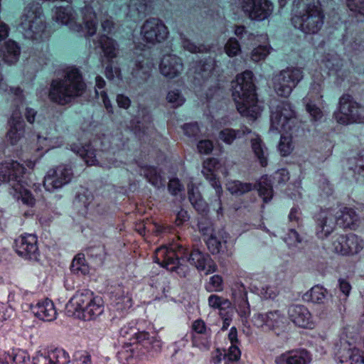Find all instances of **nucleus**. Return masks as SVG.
Returning a JSON list of instances; mask_svg holds the SVG:
<instances>
[{
    "label": "nucleus",
    "instance_id": "48",
    "mask_svg": "<svg viewBox=\"0 0 364 364\" xmlns=\"http://www.w3.org/2000/svg\"><path fill=\"white\" fill-rule=\"evenodd\" d=\"M225 53L229 57L237 55L241 52V46L238 41L231 37L228 39L224 47Z\"/></svg>",
    "mask_w": 364,
    "mask_h": 364
},
{
    "label": "nucleus",
    "instance_id": "60",
    "mask_svg": "<svg viewBox=\"0 0 364 364\" xmlns=\"http://www.w3.org/2000/svg\"><path fill=\"white\" fill-rule=\"evenodd\" d=\"M74 364H92L91 355L87 352L78 353Z\"/></svg>",
    "mask_w": 364,
    "mask_h": 364
},
{
    "label": "nucleus",
    "instance_id": "27",
    "mask_svg": "<svg viewBox=\"0 0 364 364\" xmlns=\"http://www.w3.org/2000/svg\"><path fill=\"white\" fill-rule=\"evenodd\" d=\"M257 320L259 321V326H265L268 328L274 331L277 335L285 328L286 318L284 316L281 315L279 311L259 314Z\"/></svg>",
    "mask_w": 364,
    "mask_h": 364
},
{
    "label": "nucleus",
    "instance_id": "32",
    "mask_svg": "<svg viewBox=\"0 0 364 364\" xmlns=\"http://www.w3.org/2000/svg\"><path fill=\"white\" fill-rule=\"evenodd\" d=\"M69 354L63 349H56L47 355H40L36 364H68Z\"/></svg>",
    "mask_w": 364,
    "mask_h": 364
},
{
    "label": "nucleus",
    "instance_id": "37",
    "mask_svg": "<svg viewBox=\"0 0 364 364\" xmlns=\"http://www.w3.org/2000/svg\"><path fill=\"white\" fill-rule=\"evenodd\" d=\"M250 132V129L246 127L239 129L225 128L219 132V139L227 144H231L235 139H240Z\"/></svg>",
    "mask_w": 364,
    "mask_h": 364
},
{
    "label": "nucleus",
    "instance_id": "1",
    "mask_svg": "<svg viewBox=\"0 0 364 364\" xmlns=\"http://www.w3.org/2000/svg\"><path fill=\"white\" fill-rule=\"evenodd\" d=\"M100 44L104 56L108 60L105 67V76L108 80L117 79L123 80L124 77L121 68L115 65L113 59L117 58V43L113 38L107 35H102L100 38ZM149 50L144 44L135 46L133 50L126 54L125 60L131 73L127 77V82L134 83L138 86L146 84L151 77L153 63L149 58Z\"/></svg>",
    "mask_w": 364,
    "mask_h": 364
},
{
    "label": "nucleus",
    "instance_id": "20",
    "mask_svg": "<svg viewBox=\"0 0 364 364\" xmlns=\"http://www.w3.org/2000/svg\"><path fill=\"white\" fill-rule=\"evenodd\" d=\"M219 166V161L215 158H210L203 162L202 173L205 178L210 182L211 186L216 191L217 196L215 200V208L220 209L221 208V195L223 188L219 179L215 173V169Z\"/></svg>",
    "mask_w": 364,
    "mask_h": 364
},
{
    "label": "nucleus",
    "instance_id": "11",
    "mask_svg": "<svg viewBox=\"0 0 364 364\" xmlns=\"http://www.w3.org/2000/svg\"><path fill=\"white\" fill-rule=\"evenodd\" d=\"M1 65H0V92H7L15 97L16 100V107L9 119L10 129L7 133L6 137L11 145L16 144L23 136L25 132V122L22 117L19 109V104H22L24 101L23 90L20 87H9L4 82L3 75L1 73Z\"/></svg>",
    "mask_w": 364,
    "mask_h": 364
},
{
    "label": "nucleus",
    "instance_id": "53",
    "mask_svg": "<svg viewBox=\"0 0 364 364\" xmlns=\"http://www.w3.org/2000/svg\"><path fill=\"white\" fill-rule=\"evenodd\" d=\"M182 129L185 135L190 138L196 137L200 133V128L197 122L184 124Z\"/></svg>",
    "mask_w": 364,
    "mask_h": 364
},
{
    "label": "nucleus",
    "instance_id": "7",
    "mask_svg": "<svg viewBox=\"0 0 364 364\" xmlns=\"http://www.w3.org/2000/svg\"><path fill=\"white\" fill-rule=\"evenodd\" d=\"M85 87L80 70L72 68L63 79L52 80L48 96L52 102L65 105L70 102L74 97L81 95Z\"/></svg>",
    "mask_w": 364,
    "mask_h": 364
},
{
    "label": "nucleus",
    "instance_id": "54",
    "mask_svg": "<svg viewBox=\"0 0 364 364\" xmlns=\"http://www.w3.org/2000/svg\"><path fill=\"white\" fill-rule=\"evenodd\" d=\"M346 4L350 11L364 16V0H346Z\"/></svg>",
    "mask_w": 364,
    "mask_h": 364
},
{
    "label": "nucleus",
    "instance_id": "50",
    "mask_svg": "<svg viewBox=\"0 0 364 364\" xmlns=\"http://www.w3.org/2000/svg\"><path fill=\"white\" fill-rule=\"evenodd\" d=\"M166 100L171 104L173 107L181 106L185 102V98L181 95L179 90H171L166 95Z\"/></svg>",
    "mask_w": 364,
    "mask_h": 364
},
{
    "label": "nucleus",
    "instance_id": "35",
    "mask_svg": "<svg viewBox=\"0 0 364 364\" xmlns=\"http://www.w3.org/2000/svg\"><path fill=\"white\" fill-rule=\"evenodd\" d=\"M87 309L83 313L84 320H91L101 315L104 311V301L101 296H95L92 302L89 303Z\"/></svg>",
    "mask_w": 364,
    "mask_h": 364
},
{
    "label": "nucleus",
    "instance_id": "56",
    "mask_svg": "<svg viewBox=\"0 0 364 364\" xmlns=\"http://www.w3.org/2000/svg\"><path fill=\"white\" fill-rule=\"evenodd\" d=\"M197 148L200 154H209L213 149V144L209 139H203L198 141Z\"/></svg>",
    "mask_w": 364,
    "mask_h": 364
},
{
    "label": "nucleus",
    "instance_id": "19",
    "mask_svg": "<svg viewBox=\"0 0 364 364\" xmlns=\"http://www.w3.org/2000/svg\"><path fill=\"white\" fill-rule=\"evenodd\" d=\"M364 122V107L353 100L349 95H343V125Z\"/></svg>",
    "mask_w": 364,
    "mask_h": 364
},
{
    "label": "nucleus",
    "instance_id": "4",
    "mask_svg": "<svg viewBox=\"0 0 364 364\" xmlns=\"http://www.w3.org/2000/svg\"><path fill=\"white\" fill-rule=\"evenodd\" d=\"M253 77L250 70L237 75L232 85V97L241 115L255 120L260 116L262 108L259 105Z\"/></svg>",
    "mask_w": 364,
    "mask_h": 364
},
{
    "label": "nucleus",
    "instance_id": "64",
    "mask_svg": "<svg viewBox=\"0 0 364 364\" xmlns=\"http://www.w3.org/2000/svg\"><path fill=\"white\" fill-rule=\"evenodd\" d=\"M36 111L31 107H26L25 117L28 122L33 124L35 122Z\"/></svg>",
    "mask_w": 364,
    "mask_h": 364
},
{
    "label": "nucleus",
    "instance_id": "43",
    "mask_svg": "<svg viewBox=\"0 0 364 364\" xmlns=\"http://www.w3.org/2000/svg\"><path fill=\"white\" fill-rule=\"evenodd\" d=\"M105 80L101 76H97L95 77V94L97 97L100 95L106 109L109 112H112V105L106 91L102 90L100 92H98V90L105 87Z\"/></svg>",
    "mask_w": 364,
    "mask_h": 364
},
{
    "label": "nucleus",
    "instance_id": "30",
    "mask_svg": "<svg viewBox=\"0 0 364 364\" xmlns=\"http://www.w3.org/2000/svg\"><path fill=\"white\" fill-rule=\"evenodd\" d=\"M31 310L39 319L45 321H51L56 318L57 311L53 302L46 299L31 306Z\"/></svg>",
    "mask_w": 364,
    "mask_h": 364
},
{
    "label": "nucleus",
    "instance_id": "18",
    "mask_svg": "<svg viewBox=\"0 0 364 364\" xmlns=\"http://www.w3.org/2000/svg\"><path fill=\"white\" fill-rule=\"evenodd\" d=\"M72 178L73 171L70 167L59 166L47 173L44 177L43 186L46 191L52 192L68 183Z\"/></svg>",
    "mask_w": 364,
    "mask_h": 364
},
{
    "label": "nucleus",
    "instance_id": "25",
    "mask_svg": "<svg viewBox=\"0 0 364 364\" xmlns=\"http://www.w3.org/2000/svg\"><path fill=\"white\" fill-rule=\"evenodd\" d=\"M312 358L311 353L306 349H296L287 351L277 356L274 359L276 364H310Z\"/></svg>",
    "mask_w": 364,
    "mask_h": 364
},
{
    "label": "nucleus",
    "instance_id": "6",
    "mask_svg": "<svg viewBox=\"0 0 364 364\" xmlns=\"http://www.w3.org/2000/svg\"><path fill=\"white\" fill-rule=\"evenodd\" d=\"M291 24L306 34L316 33L324 22V14L319 0H294Z\"/></svg>",
    "mask_w": 364,
    "mask_h": 364
},
{
    "label": "nucleus",
    "instance_id": "3",
    "mask_svg": "<svg viewBox=\"0 0 364 364\" xmlns=\"http://www.w3.org/2000/svg\"><path fill=\"white\" fill-rule=\"evenodd\" d=\"M270 120L271 130L285 134L281 135L278 149L282 156H287L294 149L292 138L304 132L301 127V122L298 121L294 110L288 102H280L271 111Z\"/></svg>",
    "mask_w": 364,
    "mask_h": 364
},
{
    "label": "nucleus",
    "instance_id": "15",
    "mask_svg": "<svg viewBox=\"0 0 364 364\" xmlns=\"http://www.w3.org/2000/svg\"><path fill=\"white\" fill-rule=\"evenodd\" d=\"M168 33L167 26L158 18L147 19L141 28L143 39L152 44L164 41Z\"/></svg>",
    "mask_w": 364,
    "mask_h": 364
},
{
    "label": "nucleus",
    "instance_id": "36",
    "mask_svg": "<svg viewBox=\"0 0 364 364\" xmlns=\"http://www.w3.org/2000/svg\"><path fill=\"white\" fill-rule=\"evenodd\" d=\"M93 200L94 196L88 189H84L82 192L77 193L75 203L79 206L83 205V209L79 210L81 215H86L88 211H92L94 207Z\"/></svg>",
    "mask_w": 364,
    "mask_h": 364
},
{
    "label": "nucleus",
    "instance_id": "38",
    "mask_svg": "<svg viewBox=\"0 0 364 364\" xmlns=\"http://www.w3.org/2000/svg\"><path fill=\"white\" fill-rule=\"evenodd\" d=\"M188 340L186 336H184L170 345V348L173 351L171 358L178 364H183L186 362L185 358L187 353L183 350V349L188 344Z\"/></svg>",
    "mask_w": 364,
    "mask_h": 364
},
{
    "label": "nucleus",
    "instance_id": "24",
    "mask_svg": "<svg viewBox=\"0 0 364 364\" xmlns=\"http://www.w3.org/2000/svg\"><path fill=\"white\" fill-rule=\"evenodd\" d=\"M95 294L90 289H82L77 291L66 304V309L68 312L75 314L76 312L85 313L89 303L92 302Z\"/></svg>",
    "mask_w": 364,
    "mask_h": 364
},
{
    "label": "nucleus",
    "instance_id": "5",
    "mask_svg": "<svg viewBox=\"0 0 364 364\" xmlns=\"http://www.w3.org/2000/svg\"><path fill=\"white\" fill-rule=\"evenodd\" d=\"M29 175L31 173L17 161L9 160L0 164V181L7 183L23 204L33 207L36 199L28 189L32 184Z\"/></svg>",
    "mask_w": 364,
    "mask_h": 364
},
{
    "label": "nucleus",
    "instance_id": "16",
    "mask_svg": "<svg viewBox=\"0 0 364 364\" xmlns=\"http://www.w3.org/2000/svg\"><path fill=\"white\" fill-rule=\"evenodd\" d=\"M16 253L25 259L38 261L40 252L38 239L35 235L25 234L15 240Z\"/></svg>",
    "mask_w": 364,
    "mask_h": 364
},
{
    "label": "nucleus",
    "instance_id": "10",
    "mask_svg": "<svg viewBox=\"0 0 364 364\" xmlns=\"http://www.w3.org/2000/svg\"><path fill=\"white\" fill-rule=\"evenodd\" d=\"M187 255L188 249L181 245L172 244L156 250L155 262L169 271L176 272L181 277H185L188 267L183 262H188Z\"/></svg>",
    "mask_w": 364,
    "mask_h": 364
},
{
    "label": "nucleus",
    "instance_id": "42",
    "mask_svg": "<svg viewBox=\"0 0 364 364\" xmlns=\"http://www.w3.org/2000/svg\"><path fill=\"white\" fill-rule=\"evenodd\" d=\"M359 225V216L354 209L344 208L343 209V228L355 229Z\"/></svg>",
    "mask_w": 364,
    "mask_h": 364
},
{
    "label": "nucleus",
    "instance_id": "46",
    "mask_svg": "<svg viewBox=\"0 0 364 364\" xmlns=\"http://www.w3.org/2000/svg\"><path fill=\"white\" fill-rule=\"evenodd\" d=\"M306 110L311 117V120L315 123L321 122L323 114L320 107H318L313 101L310 100L306 105Z\"/></svg>",
    "mask_w": 364,
    "mask_h": 364
},
{
    "label": "nucleus",
    "instance_id": "31",
    "mask_svg": "<svg viewBox=\"0 0 364 364\" xmlns=\"http://www.w3.org/2000/svg\"><path fill=\"white\" fill-rule=\"evenodd\" d=\"M188 198L191 203L193 205L194 208L199 212L200 213H205L210 211L211 210L215 211L218 215L223 214V207L221 206L220 209L214 208V205L215 204V200L217 196L216 191L215 190V195L210 200V202L206 203L201 197L199 193L196 194L193 191V189L188 190Z\"/></svg>",
    "mask_w": 364,
    "mask_h": 364
},
{
    "label": "nucleus",
    "instance_id": "8",
    "mask_svg": "<svg viewBox=\"0 0 364 364\" xmlns=\"http://www.w3.org/2000/svg\"><path fill=\"white\" fill-rule=\"evenodd\" d=\"M289 179V173L287 168H280L269 177L264 175L256 183H244L240 181H234L228 184V190L231 193L242 195L253 189H257L259 197L264 203H267L273 198V185L284 184Z\"/></svg>",
    "mask_w": 364,
    "mask_h": 364
},
{
    "label": "nucleus",
    "instance_id": "9",
    "mask_svg": "<svg viewBox=\"0 0 364 364\" xmlns=\"http://www.w3.org/2000/svg\"><path fill=\"white\" fill-rule=\"evenodd\" d=\"M19 25L24 36L38 43L44 42L50 36V31L44 21L42 4L32 0L25 7Z\"/></svg>",
    "mask_w": 364,
    "mask_h": 364
},
{
    "label": "nucleus",
    "instance_id": "28",
    "mask_svg": "<svg viewBox=\"0 0 364 364\" xmlns=\"http://www.w3.org/2000/svg\"><path fill=\"white\" fill-rule=\"evenodd\" d=\"M92 4L93 2L87 4L81 9L83 22L88 36H92L97 32V20L96 11L103 12V9L101 6L97 7L96 5H92Z\"/></svg>",
    "mask_w": 364,
    "mask_h": 364
},
{
    "label": "nucleus",
    "instance_id": "26",
    "mask_svg": "<svg viewBox=\"0 0 364 364\" xmlns=\"http://www.w3.org/2000/svg\"><path fill=\"white\" fill-rule=\"evenodd\" d=\"M161 73L170 79L178 76L183 69L181 58L173 54L164 55L159 65Z\"/></svg>",
    "mask_w": 364,
    "mask_h": 364
},
{
    "label": "nucleus",
    "instance_id": "34",
    "mask_svg": "<svg viewBox=\"0 0 364 364\" xmlns=\"http://www.w3.org/2000/svg\"><path fill=\"white\" fill-rule=\"evenodd\" d=\"M363 247V242L355 234L350 233L346 236L343 244V255L358 253Z\"/></svg>",
    "mask_w": 364,
    "mask_h": 364
},
{
    "label": "nucleus",
    "instance_id": "17",
    "mask_svg": "<svg viewBox=\"0 0 364 364\" xmlns=\"http://www.w3.org/2000/svg\"><path fill=\"white\" fill-rule=\"evenodd\" d=\"M242 10L252 20L267 19L273 11V4L269 0H242Z\"/></svg>",
    "mask_w": 364,
    "mask_h": 364
},
{
    "label": "nucleus",
    "instance_id": "2",
    "mask_svg": "<svg viewBox=\"0 0 364 364\" xmlns=\"http://www.w3.org/2000/svg\"><path fill=\"white\" fill-rule=\"evenodd\" d=\"M183 48L192 53H202V58L197 60L193 67L195 80L200 87H205L208 81L218 82L223 72L221 68L228 61L221 48L218 45L207 46L204 44L196 45L188 40L183 42Z\"/></svg>",
    "mask_w": 364,
    "mask_h": 364
},
{
    "label": "nucleus",
    "instance_id": "59",
    "mask_svg": "<svg viewBox=\"0 0 364 364\" xmlns=\"http://www.w3.org/2000/svg\"><path fill=\"white\" fill-rule=\"evenodd\" d=\"M168 188L172 195L176 196L182 191L183 186L178 178H173L169 181Z\"/></svg>",
    "mask_w": 364,
    "mask_h": 364
},
{
    "label": "nucleus",
    "instance_id": "62",
    "mask_svg": "<svg viewBox=\"0 0 364 364\" xmlns=\"http://www.w3.org/2000/svg\"><path fill=\"white\" fill-rule=\"evenodd\" d=\"M117 102L120 108L125 109H128L131 105V100L129 97L123 94L117 95Z\"/></svg>",
    "mask_w": 364,
    "mask_h": 364
},
{
    "label": "nucleus",
    "instance_id": "41",
    "mask_svg": "<svg viewBox=\"0 0 364 364\" xmlns=\"http://www.w3.org/2000/svg\"><path fill=\"white\" fill-rule=\"evenodd\" d=\"M251 145L252 151L255 155V156L259 160L260 165L262 167H265L267 166V156L266 154L267 148L264 144L262 143V141L260 138L256 137L251 140Z\"/></svg>",
    "mask_w": 364,
    "mask_h": 364
},
{
    "label": "nucleus",
    "instance_id": "14",
    "mask_svg": "<svg viewBox=\"0 0 364 364\" xmlns=\"http://www.w3.org/2000/svg\"><path fill=\"white\" fill-rule=\"evenodd\" d=\"M119 334L130 341L135 340L147 352H157L161 348V341L155 336H151L147 331H140V328H137L134 322L128 323L122 327L119 330Z\"/></svg>",
    "mask_w": 364,
    "mask_h": 364
},
{
    "label": "nucleus",
    "instance_id": "44",
    "mask_svg": "<svg viewBox=\"0 0 364 364\" xmlns=\"http://www.w3.org/2000/svg\"><path fill=\"white\" fill-rule=\"evenodd\" d=\"M141 174L144 175L147 181L154 186H159L161 183V176L157 168L153 166L144 165L141 166Z\"/></svg>",
    "mask_w": 364,
    "mask_h": 364
},
{
    "label": "nucleus",
    "instance_id": "61",
    "mask_svg": "<svg viewBox=\"0 0 364 364\" xmlns=\"http://www.w3.org/2000/svg\"><path fill=\"white\" fill-rule=\"evenodd\" d=\"M192 328L197 334H205L206 333V325L202 319L196 320L192 325Z\"/></svg>",
    "mask_w": 364,
    "mask_h": 364
},
{
    "label": "nucleus",
    "instance_id": "33",
    "mask_svg": "<svg viewBox=\"0 0 364 364\" xmlns=\"http://www.w3.org/2000/svg\"><path fill=\"white\" fill-rule=\"evenodd\" d=\"M145 352H139V346L135 348L132 345L124 347L118 353L117 358L121 364H137L142 354Z\"/></svg>",
    "mask_w": 364,
    "mask_h": 364
},
{
    "label": "nucleus",
    "instance_id": "45",
    "mask_svg": "<svg viewBox=\"0 0 364 364\" xmlns=\"http://www.w3.org/2000/svg\"><path fill=\"white\" fill-rule=\"evenodd\" d=\"M208 304L211 308L220 310V315H223V311H225L231 306V303L228 299L215 294H211L208 297Z\"/></svg>",
    "mask_w": 364,
    "mask_h": 364
},
{
    "label": "nucleus",
    "instance_id": "49",
    "mask_svg": "<svg viewBox=\"0 0 364 364\" xmlns=\"http://www.w3.org/2000/svg\"><path fill=\"white\" fill-rule=\"evenodd\" d=\"M225 242H223L216 236L211 235L206 240V245L209 251L213 254H218L223 251V247Z\"/></svg>",
    "mask_w": 364,
    "mask_h": 364
},
{
    "label": "nucleus",
    "instance_id": "22",
    "mask_svg": "<svg viewBox=\"0 0 364 364\" xmlns=\"http://www.w3.org/2000/svg\"><path fill=\"white\" fill-rule=\"evenodd\" d=\"M290 320L297 326L303 328H313L314 323L311 314L304 305H291L288 309Z\"/></svg>",
    "mask_w": 364,
    "mask_h": 364
},
{
    "label": "nucleus",
    "instance_id": "63",
    "mask_svg": "<svg viewBox=\"0 0 364 364\" xmlns=\"http://www.w3.org/2000/svg\"><path fill=\"white\" fill-rule=\"evenodd\" d=\"M193 346L198 347L200 349H208L209 348V341L207 338L203 339L199 342V336H193Z\"/></svg>",
    "mask_w": 364,
    "mask_h": 364
},
{
    "label": "nucleus",
    "instance_id": "29",
    "mask_svg": "<svg viewBox=\"0 0 364 364\" xmlns=\"http://www.w3.org/2000/svg\"><path fill=\"white\" fill-rule=\"evenodd\" d=\"M63 143V139L58 136L57 129L55 128H50L49 132H46L45 136L42 134L37 135L35 149L36 151H40L46 146L47 147L46 149V152L50 149L61 146Z\"/></svg>",
    "mask_w": 364,
    "mask_h": 364
},
{
    "label": "nucleus",
    "instance_id": "23",
    "mask_svg": "<svg viewBox=\"0 0 364 364\" xmlns=\"http://www.w3.org/2000/svg\"><path fill=\"white\" fill-rule=\"evenodd\" d=\"M339 216H334L331 210H321L317 215L316 235L320 239L328 237L334 230Z\"/></svg>",
    "mask_w": 364,
    "mask_h": 364
},
{
    "label": "nucleus",
    "instance_id": "57",
    "mask_svg": "<svg viewBox=\"0 0 364 364\" xmlns=\"http://www.w3.org/2000/svg\"><path fill=\"white\" fill-rule=\"evenodd\" d=\"M285 242L289 245H296L301 242L299 234L294 229H289L287 237L284 239Z\"/></svg>",
    "mask_w": 364,
    "mask_h": 364
},
{
    "label": "nucleus",
    "instance_id": "55",
    "mask_svg": "<svg viewBox=\"0 0 364 364\" xmlns=\"http://www.w3.org/2000/svg\"><path fill=\"white\" fill-rule=\"evenodd\" d=\"M241 352L237 345H231L228 353L225 355V360L227 361L236 362L240 358Z\"/></svg>",
    "mask_w": 364,
    "mask_h": 364
},
{
    "label": "nucleus",
    "instance_id": "21",
    "mask_svg": "<svg viewBox=\"0 0 364 364\" xmlns=\"http://www.w3.org/2000/svg\"><path fill=\"white\" fill-rule=\"evenodd\" d=\"M187 259L197 269L204 271L205 274L213 273L217 270V265L210 256L198 249L193 250L190 254L188 252Z\"/></svg>",
    "mask_w": 364,
    "mask_h": 364
},
{
    "label": "nucleus",
    "instance_id": "40",
    "mask_svg": "<svg viewBox=\"0 0 364 364\" xmlns=\"http://www.w3.org/2000/svg\"><path fill=\"white\" fill-rule=\"evenodd\" d=\"M347 166L355 176L364 178V149L360 151L356 157L348 159Z\"/></svg>",
    "mask_w": 364,
    "mask_h": 364
},
{
    "label": "nucleus",
    "instance_id": "51",
    "mask_svg": "<svg viewBox=\"0 0 364 364\" xmlns=\"http://www.w3.org/2000/svg\"><path fill=\"white\" fill-rule=\"evenodd\" d=\"M270 46H259L255 48L251 53V59L255 62L264 60L270 52Z\"/></svg>",
    "mask_w": 364,
    "mask_h": 364
},
{
    "label": "nucleus",
    "instance_id": "47",
    "mask_svg": "<svg viewBox=\"0 0 364 364\" xmlns=\"http://www.w3.org/2000/svg\"><path fill=\"white\" fill-rule=\"evenodd\" d=\"M70 270L76 274L80 272L82 274H85L87 273L88 267L85 264V259L83 255H78L74 257L70 266Z\"/></svg>",
    "mask_w": 364,
    "mask_h": 364
},
{
    "label": "nucleus",
    "instance_id": "39",
    "mask_svg": "<svg viewBox=\"0 0 364 364\" xmlns=\"http://www.w3.org/2000/svg\"><path fill=\"white\" fill-rule=\"evenodd\" d=\"M328 294L327 290L319 284L314 286L304 294V299L314 304H322Z\"/></svg>",
    "mask_w": 364,
    "mask_h": 364
},
{
    "label": "nucleus",
    "instance_id": "13",
    "mask_svg": "<svg viewBox=\"0 0 364 364\" xmlns=\"http://www.w3.org/2000/svg\"><path fill=\"white\" fill-rule=\"evenodd\" d=\"M116 15L123 16L128 21L136 22L148 11V0H112Z\"/></svg>",
    "mask_w": 364,
    "mask_h": 364
},
{
    "label": "nucleus",
    "instance_id": "12",
    "mask_svg": "<svg viewBox=\"0 0 364 364\" xmlns=\"http://www.w3.org/2000/svg\"><path fill=\"white\" fill-rule=\"evenodd\" d=\"M302 78L303 72L300 68H287L273 77L274 89L279 96L288 97Z\"/></svg>",
    "mask_w": 364,
    "mask_h": 364
},
{
    "label": "nucleus",
    "instance_id": "52",
    "mask_svg": "<svg viewBox=\"0 0 364 364\" xmlns=\"http://www.w3.org/2000/svg\"><path fill=\"white\" fill-rule=\"evenodd\" d=\"M206 290L209 292L220 291L223 290V278L218 274L210 277L209 282L207 284Z\"/></svg>",
    "mask_w": 364,
    "mask_h": 364
},
{
    "label": "nucleus",
    "instance_id": "58",
    "mask_svg": "<svg viewBox=\"0 0 364 364\" xmlns=\"http://www.w3.org/2000/svg\"><path fill=\"white\" fill-rule=\"evenodd\" d=\"M350 364H364L363 353L358 349L353 348L350 355Z\"/></svg>",
    "mask_w": 364,
    "mask_h": 364
}]
</instances>
